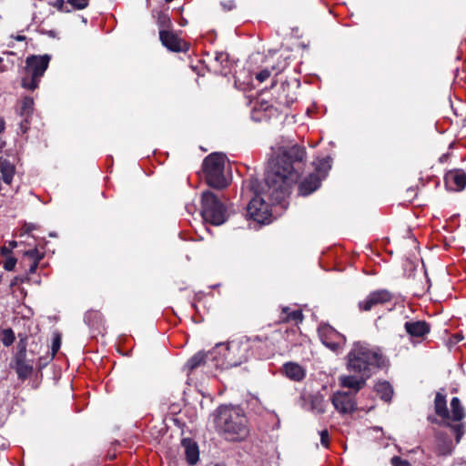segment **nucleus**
<instances>
[{
	"instance_id": "obj_1",
	"label": "nucleus",
	"mask_w": 466,
	"mask_h": 466,
	"mask_svg": "<svg viewBox=\"0 0 466 466\" xmlns=\"http://www.w3.org/2000/svg\"><path fill=\"white\" fill-rule=\"evenodd\" d=\"M306 162L305 147L297 143L278 146L269 160L262 188L258 189V179L249 180V187L255 196L247 207V218L258 224L269 223L271 210L264 197L272 203H280L284 200L304 172Z\"/></svg>"
},
{
	"instance_id": "obj_2",
	"label": "nucleus",
	"mask_w": 466,
	"mask_h": 466,
	"mask_svg": "<svg viewBox=\"0 0 466 466\" xmlns=\"http://www.w3.org/2000/svg\"><path fill=\"white\" fill-rule=\"evenodd\" d=\"M450 406L451 411L447 406L446 395L437 392L434 399V411L440 420L431 415L428 416L427 419L431 423L449 428L454 434L455 441L458 444L466 431V424L463 422L466 410L458 397H453L451 400Z\"/></svg>"
},
{
	"instance_id": "obj_3",
	"label": "nucleus",
	"mask_w": 466,
	"mask_h": 466,
	"mask_svg": "<svg viewBox=\"0 0 466 466\" xmlns=\"http://www.w3.org/2000/svg\"><path fill=\"white\" fill-rule=\"evenodd\" d=\"M214 422L218 434L228 441H241L248 435V419L238 406H219Z\"/></svg>"
},
{
	"instance_id": "obj_4",
	"label": "nucleus",
	"mask_w": 466,
	"mask_h": 466,
	"mask_svg": "<svg viewBox=\"0 0 466 466\" xmlns=\"http://www.w3.org/2000/svg\"><path fill=\"white\" fill-rule=\"evenodd\" d=\"M346 360V368L350 372L369 378L376 370L386 365V358L381 350L363 342L352 345Z\"/></svg>"
},
{
	"instance_id": "obj_5",
	"label": "nucleus",
	"mask_w": 466,
	"mask_h": 466,
	"mask_svg": "<svg viewBox=\"0 0 466 466\" xmlns=\"http://www.w3.org/2000/svg\"><path fill=\"white\" fill-rule=\"evenodd\" d=\"M210 354L215 366L220 369L240 366L252 357L250 342L247 337L231 340L228 344H218Z\"/></svg>"
},
{
	"instance_id": "obj_6",
	"label": "nucleus",
	"mask_w": 466,
	"mask_h": 466,
	"mask_svg": "<svg viewBox=\"0 0 466 466\" xmlns=\"http://www.w3.org/2000/svg\"><path fill=\"white\" fill-rule=\"evenodd\" d=\"M226 157L221 153H211L206 157L202 163V170L207 184L216 189L228 187V181L224 175Z\"/></svg>"
},
{
	"instance_id": "obj_7",
	"label": "nucleus",
	"mask_w": 466,
	"mask_h": 466,
	"mask_svg": "<svg viewBox=\"0 0 466 466\" xmlns=\"http://www.w3.org/2000/svg\"><path fill=\"white\" fill-rule=\"evenodd\" d=\"M51 56L49 55H31L25 59V76L22 78V87L35 90L38 87L40 80L48 68Z\"/></svg>"
},
{
	"instance_id": "obj_8",
	"label": "nucleus",
	"mask_w": 466,
	"mask_h": 466,
	"mask_svg": "<svg viewBox=\"0 0 466 466\" xmlns=\"http://www.w3.org/2000/svg\"><path fill=\"white\" fill-rule=\"evenodd\" d=\"M226 207L211 191L207 190L201 195V216L205 222L220 226L226 220Z\"/></svg>"
},
{
	"instance_id": "obj_9",
	"label": "nucleus",
	"mask_w": 466,
	"mask_h": 466,
	"mask_svg": "<svg viewBox=\"0 0 466 466\" xmlns=\"http://www.w3.org/2000/svg\"><path fill=\"white\" fill-rule=\"evenodd\" d=\"M277 334L278 333L274 331L271 335L261 333L252 337H247V339L250 342L252 356L259 359L272 356L275 352L274 335Z\"/></svg>"
},
{
	"instance_id": "obj_10",
	"label": "nucleus",
	"mask_w": 466,
	"mask_h": 466,
	"mask_svg": "<svg viewBox=\"0 0 466 466\" xmlns=\"http://www.w3.org/2000/svg\"><path fill=\"white\" fill-rule=\"evenodd\" d=\"M331 403L335 410L342 414H352L357 410L355 393L338 390L331 396Z\"/></svg>"
},
{
	"instance_id": "obj_11",
	"label": "nucleus",
	"mask_w": 466,
	"mask_h": 466,
	"mask_svg": "<svg viewBox=\"0 0 466 466\" xmlns=\"http://www.w3.org/2000/svg\"><path fill=\"white\" fill-rule=\"evenodd\" d=\"M393 295L388 289H377L370 292L364 299L359 301L360 311H370L372 309L390 302Z\"/></svg>"
},
{
	"instance_id": "obj_12",
	"label": "nucleus",
	"mask_w": 466,
	"mask_h": 466,
	"mask_svg": "<svg viewBox=\"0 0 466 466\" xmlns=\"http://www.w3.org/2000/svg\"><path fill=\"white\" fill-rule=\"evenodd\" d=\"M321 342L329 350L339 351L346 342V338L329 325L319 329Z\"/></svg>"
},
{
	"instance_id": "obj_13",
	"label": "nucleus",
	"mask_w": 466,
	"mask_h": 466,
	"mask_svg": "<svg viewBox=\"0 0 466 466\" xmlns=\"http://www.w3.org/2000/svg\"><path fill=\"white\" fill-rule=\"evenodd\" d=\"M9 366L15 371L18 380L25 381L32 376L35 370V361L27 359V356L12 357Z\"/></svg>"
},
{
	"instance_id": "obj_14",
	"label": "nucleus",
	"mask_w": 466,
	"mask_h": 466,
	"mask_svg": "<svg viewBox=\"0 0 466 466\" xmlns=\"http://www.w3.org/2000/svg\"><path fill=\"white\" fill-rule=\"evenodd\" d=\"M162 45L172 52H187L188 45L171 30H159Z\"/></svg>"
},
{
	"instance_id": "obj_15",
	"label": "nucleus",
	"mask_w": 466,
	"mask_h": 466,
	"mask_svg": "<svg viewBox=\"0 0 466 466\" xmlns=\"http://www.w3.org/2000/svg\"><path fill=\"white\" fill-rule=\"evenodd\" d=\"M444 181L449 190L461 191L466 186V173L462 169L450 170L445 174Z\"/></svg>"
},
{
	"instance_id": "obj_16",
	"label": "nucleus",
	"mask_w": 466,
	"mask_h": 466,
	"mask_svg": "<svg viewBox=\"0 0 466 466\" xmlns=\"http://www.w3.org/2000/svg\"><path fill=\"white\" fill-rule=\"evenodd\" d=\"M435 453L438 456H449L454 450V444L451 438L444 431L435 432Z\"/></svg>"
},
{
	"instance_id": "obj_17",
	"label": "nucleus",
	"mask_w": 466,
	"mask_h": 466,
	"mask_svg": "<svg viewBox=\"0 0 466 466\" xmlns=\"http://www.w3.org/2000/svg\"><path fill=\"white\" fill-rule=\"evenodd\" d=\"M404 329L410 338L422 339L431 331V326L424 320H410L404 324Z\"/></svg>"
},
{
	"instance_id": "obj_18",
	"label": "nucleus",
	"mask_w": 466,
	"mask_h": 466,
	"mask_svg": "<svg viewBox=\"0 0 466 466\" xmlns=\"http://www.w3.org/2000/svg\"><path fill=\"white\" fill-rule=\"evenodd\" d=\"M369 377L364 375H342L339 378V383L343 388H348L353 390L352 393L360 391L366 384Z\"/></svg>"
},
{
	"instance_id": "obj_19",
	"label": "nucleus",
	"mask_w": 466,
	"mask_h": 466,
	"mask_svg": "<svg viewBox=\"0 0 466 466\" xmlns=\"http://www.w3.org/2000/svg\"><path fill=\"white\" fill-rule=\"evenodd\" d=\"M321 184V177L318 174L310 173L299 185V194L300 196H309L316 191Z\"/></svg>"
},
{
	"instance_id": "obj_20",
	"label": "nucleus",
	"mask_w": 466,
	"mask_h": 466,
	"mask_svg": "<svg viewBox=\"0 0 466 466\" xmlns=\"http://www.w3.org/2000/svg\"><path fill=\"white\" fill-rule=\"evenodd\" d=\"M184 448L186 460L188 464L195 465L199 460L198 446L192 439L185 438L181 441Z\"/></svg>"
},
{
	"instance_id": "obj_21",
	"label": "nucleus",
	"mask_w": 466,
	"mask_h": 466,
	"mask_svg": "<svg viewBox=\"0 0 466 466\" xmlns=\"http://www.w3.org/2000/svg\"><path fill=\"white\" fill-rule=\"evenodd\" d=\"M286 377L294 381H301L306 377L305 369L296 362H287L283 365Z\"/></svg>"
},
{
	"instance_id": "obj_22",
	"label": "nucleus",
	"mask_w": 466,
	"mask_h": 466,
	"mask_svg": "<svg viewBox=\"0 0 466 466\" xmlns=\"http://www.w3.org/2000/svg\"><path fill=\"white\" fill-rule=\"evenodd\" d=\"M213 63V67L218 73L226 76L230 72V61L228 53L216 52Z\"/></svg>"
},
{
	"instance_id": "obj_23",
	"label": "nucleus",
	"mask_w": 466,
	"mask_h": 466,
	"mask_svg": "<svg viewBox=\"0 0 466 466\" xmlns=\"http://www.w3.org/2000/svg\"><path fill=\"white\" fill-rule=\"evenodd\" d=\"M377 395L385 402H390L394 394L392 385L387 380H379L374 386Z\"/></svg>"
},
{
	"instance_id": "obj_24",
	"label": "nucleus",
	"mask_w": 466,
	"mask_h": 466,
	"mask_svg": "<svg viewBox=\"0 0 466 466\" xmlns=\"http://www.w3.org/2000/svg\"><path fill=\"white\" fill-rule=\"evenodd\" d=\"M303 320V314L300 309L291 310L289 307H282L279 314V322L299 323Z\"/></svg>"
},
{
	"instance_id": "obj_25",
	"label": "nucleus",
	"mask_w": 466,
	"mask_h": 466,
	"mask_svg": "<svg viewBox=\"0 0 466 466\" xmlns=\"http://www.w3.org/2000/svg\"><path fill=\"white\" fill-rule=\"evenodd\" d=\"M0 173L3 181L10 185L15 174V167L9 160L0 157Z\"/></svg>"
},
{
	"instance_id": "obj_26",
	"label": "nucleus",
	"mask_w": 466,
	"mask_h": 466,
	"mask_svg": "<svg viewBox=\"0 0 466 466\" xmlns=\"http://www.w3.org/2000/svg\"><path fill=\"white\" fill-rule=\"evenodd\" d=\"M85 322L92 329L99 330L104 326V317L98 310H88L85 314Z\"/></svg>"
},
{
	"instance_id": "obj_27",
	"label": "nucleus",
	"mask_w": 466,
	"mask_h": 466,
	"mask_svg": "<svg viewBox=\"0 0 466 466\" xmlns=\"http://www.w3.org/2000/svg\"><path fill=\"white\" fill-rule=\"evenodd\" d=\"M209 356L212 358V355L210 354V352L205 353V352L199 351L187 360L186 366L190 371H192L195 369H197L202 365H205L206 361L209 358Z\"/></svg>"
},
{
	"instance_id": "obj_28",
	"label": "nucleus",
	"mask_w": 466,
	"mask_h": 466,
	"mask_svg": "<svg viewBox=\"0 0 466 466\" xmlns=\"http://www.w3.org/2000/svg\"><path fill=\"white\" fill-rule=\"evenodd\" d=\"M34 99L30 96H25L20 103L17 112L21 117H31L34 112Z\"/></svg>"
},
{
	"instance_id": "obj_29",
	"label": "nucleus",
	"mask_w": 466,
	"mask_h": 466,
	"mask_svg": "<svg viewBox=\"0 0 466 466\" xmlns=\"http://www.w3.org/2000/svg\"><path fill=\"white\" fill-rule=\"evenodd\" d=\"M314 164L315 171L313 173L318 174V176H320L322 181L328 175L329 170L330 169L329 160L328 158H322Z\"/></svg>"
},
{
	"instance_id": "obj_30",
	"label": "nucleus",
	"mask_w": 466,
	"mask_h": 466,
	"mask_svg": "<svg viewBox=\"0 0 466 466\" xmlns=\"http://www.w3.org/2000/svg\"><path fill=\"white\" fill-rule=\"evenodd\" d=\"M157 23L159 30H169L171 27V20L167 13L159 11L157 14Z\"/></svg>"
},
{
	"instance_id": "obj_31",
	"label": "nucleus",
	"mask_w": 466,
	"mask_h": 466,
	"mask_svg": "<svg viewBox=\"0 0 466 466\" xmlns=\"http://www.w3.org/2000/svg\"><path fill=\"white\" fill-rule=\"evenodd\" d=\"M15 339V333L12 329H5L2 331L1 341L5 347L11 346Z\"/></svg>"
},
{
	"instance_id": "obj_32",
	"label": "nucleus",
	"mask_w": 466,
	"mask_h": 466,
	"mask_svg": "<svg viewBox=\"0 0 466 466\" xmlns=\"http://www.w3.org/2000/svg\"><path fill=\"white\" fill-rule=\"evenodd\" d=\"M26 347H27V337H20L19 341L16 345V351L13 357H24L26 355Z\"/></svg>"
},
{
	"instance_id": "obj_33",
	"label": "nucleus",
	"mask_w": 466,
	"mask_h": 466,
	"mask_svg": "<svg viewBox=\"0 0 466 466\" xmlns=\"http://www.w3.org/2000/svg\"><path fill=\"white\" fill-rule=\"evenodd\" d=\"M25 256L27 257L31 262L39 263L40 260L44 258V254L40 252L37 248H33L25 252Z\"/></svg>"
},
{
	"instance_id": "obj_34",
	"label": "nucleus",
	"mask_w": 466,
	"mask_h": 466,
	"mask_svg": "<svg viewBox=\"0 0 466 466\" xmlns=\"http://www.w3.org/2000/svg\"><path fill=\"white\" fill-rule=\"evenodd\" d=\"M89 1L90 0H66V3L76 10H83L88 6Z\"/></svg>"
},
{
	"instance_id": "obj_35",
	"label": "nucleus",
	"mask_w": 466,
	"mask_h": 466,
	"mask_svg": "<svg viewBox=\"0 0 466 466\" xmlns=\"http://www.w3.org/2000/svg\"><path fill=\"white\" fill-rule=\"evenodd\" d=\"M60 347H61V335L59 333H55L54 338H53V342H52V348H51L52 358H54L56 356V354L59 350Z\"/></svg>"
},
{
	"instance_id": "obj_36",
	"label": "nucleus",
	"mask_w": 466,
	"mask_h": 466,
	"mask_svg": "<svg viewBox=\"0 0 466 466\" xmlns=\"http://www.w3.org/2000/svg\"><path fill=\"white\" fill-rule=\"evenodd\" d=\"M17 247V242L15 240H11L8 242V246H3L0 248V253L3 256H9L12 253V250Z\"/></svg>"
},
{
	"instance_id": "obj_37",
	"label": "nucleus",
	"mask_w": 466,
	"mask_h": 466,
	"mask_svg": "<svg viewBox=\"0 0 466 466\" xmlns=\"http://www.w3.org/2000/svg\"><path fill=\"white\" fill-rule=\"evenodd\" d=\"M16 261L17 260H16L15 258H14L12 256L7 257L6 259L4 262L3 267H4V268L5 270L12 271L15 268V265H16Z\"/></svg>"
},
{
	"instance_id": "obj_38",
	"label": "nucleus",
	"mask_w": 466,
	"mask_h": 466,
	"mask_svg": "<svg viewBox=\"0 0 466 466\" xmlns=\"http://www.w3.org/2000/svg\"><path fill=\"white\" fill-rule=\"evenodd\" d=\"M320 443L323 447L329 448V433L328 430H322L319 431Z\"/></svg>"
},
{
	"instance_id": "obj_39",
	"label": "nucleus",
	"mask_w": 466,
	"mask_h": 466,
	"mask_svg": "<svg viewBox=\"0 0 466 466\" xmlns=\"http://www.w3.org/2000/svg\"><path fill=\"white\" fill-rule=\"evenodd\" d=\"M392 466H412L407 460L399 456H393L390 460Z\"/></svg>"
},
{
	"instance_id": "obj_40",
	"label": "nucleus",
	"mask_w": 466,
	"mask_h": 466,
	"mask_svg": "<svg viewBox=\"0 0 466 466\" xmlns=\"http://www.w3.org/2000/svg\"><path fill=\"white\" fill-rule=\"evenodd\" d=\"M270 71L268 69H263L256 75V79L262 83L270 76Z\"/></svg>"
},
{
	"instance_id": "obj_41",
	"label": "nucleus",
	"mask_w": 466,
	"mask_h": 466,
	"mask_svg": "<svg viewBox=\"0 0 466 466\" xmlns=\"http://www.w3.org/2000/svg\"><path fill=\"white\" fill-rule=\"evenodd\" d=\"M66 0H56L54 4H53V6L55 8H56L58 11L60 12H69L70 10L67 9L66 5Z\"/></svg>"
},
{
	"instance_id": "obj_42",
	"label": "nucleus",
	"mask_w": 466,
	"mask_h": 466,
	"mask_svg": "<svg viewBox=\"0 0 466 466\" xmlns=\"http://www.w3.org/2000/svg\"><path fill=\"white\" fill-rule=\"evenodd\" d=\"M30 118L31 117H22V120L19 123V128L23 134L26 133L29 129Z\"/></svg>"
},
{
	"instance_id": "obj_43",
	"label": "nucleus",
	"mask_w": 466,
	"mask_h": 466,
	"mask_svg": "<svg viewBox=\"0 0 466 466\" xmlns=\"http://www.w3.org/2000/svg\"><path fill=\"white\" fill-rule=\"evenodd\" d=\"M36 228V226L35 224H32V223H25L24 225V227L22 228V233L21 235L23 234H29L30 232H32L33 230H35Z\"/></svg>"
},
{
	"instance_id": "obj_44",
	"label": "nucleus",
	"mask_w": 466,
	"mask_h": 466,
	"mask_svg": "<svg viewBox=\"0 0 466 466\" xmlns=\"http://www.w3.org/2000/svg\"><path fill=\"white\" fill-rule=\"evenodd\" d=\"M260 109L264 111H270V112H278V109L276 107H273L272 106H268L267 103H261Z\"/></svg>"
},
{
	"instance_id": "obj_45",
	"label": "nucleus",
	"mask_w": 466,
	"mask_h": 466,
	"mask_svg": "<svg viewBox=\"0 0 466 466\" xmlns=\"http://www.w3.org/2000/svg\"><path fill=\"white\" fill-rule=\"evenodd\" d=\"M38 264L39 263H36V262H31V264L29 265L28 271H27L28 274H34L37 269Z\"/></svg>"
},
{
	"instance_id": "obj_46",
	"label": "nucleus",
	"mask_w": 466,
	"mask_h": 466,
	"mask_svg": "<svg viewBox=\"0 0 466 466\" xmlns=\"http://www.w3.org/2000/svg\"><path fill=\"white\" fill-rule=\"evenodd\" d=\"M5 130V121L3 118H0V134Z\"/></svg>"
},
{
	"instance_id": "obj_47",
	"label": "nucleus",
	"mask_w": 466,
	"mask_h": 466,
	"mask_svg": "<svg viewBox=\"0 0 466 466\" xmlns=\"http://www.w3.org/2000/svg\"><path fill=\"white\" fill-rule=\"evenodd\" d=\"M15 38V40H17V41H25V35H16Z\"/></svg>"
},
{
	"instance_id": "obj_48",
	"label": "nucleus",
	"mask_w": 466,
	"mask_h": 466,
	"mask_svg": "<svg viewBox=\"0 0 466 466\" xmlns=\"http://www.w3.org/2000/svg\"><path fill=\"white\" fill-rule=\"evenodd\" d=\"M445 158H446V155H442V156L440 157V161H441V162H443Z\"/></svg>"
},
{
	"instance_id": "obj_49",
	"label": "nucleus",
	"mask_w": 466,
	"mask_h": 466,
	"mask_svg": "<svg viewBox=\"0 0 466 466\" xmlns=\"http://www.w3.org/2000/svg\"><path fill=\"white\" fill-rule=\"evenodd\" d=\"M461 339H462V337H461V336H459V335H458V336H456V339H457V341H460Z\"/></svg>"
},
{
	"instance_id": "obj_50",
	"label": "nucleus",
	"mask_w": 466,
	"mask_h": 466,
	"mask_svg": "<svg viewBox=\"0 0 466 466\" xmlns=\"http://www.w3.org/2000/svg\"><path fill=\"white\" fill-rule=\"evenodd\" d=\"M3 63V58L0 56V65ZM0 71H4V69L0 68Z\"/></svg>"
},
{
	"instance_id": "obj_51",
	"label": "nucleus",
	"mask_w": 466,
	"mask_h": 466,
	"mask_svg": "<svg viewBox=\"0 0 466 466\" xmlns=\"http://www.w3.org/2000/svg\"><path fill=\"white\" fill-rule=\"evenodd\" d=\"M214 466H226L225 464H222V463H217L215 464Z\"/></svg>"
},
{
	"instance_id": "obj_52",
	"label": "nucleus",
	"mask_w": 466,
	"mask_h": 466,
	"mask_svg": "<svg viewBox=\"0 0 466 466\" xmlns=\"http://www.w3.org/2000/svg\"><path fill=\"white\" fill-rule=\"evenodd\" d=\"M15 284V280L11 282V286H14Z\"/></svg>"
}]
</instances>
